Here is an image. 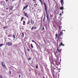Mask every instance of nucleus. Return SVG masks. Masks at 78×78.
<instances>
[{
  "label": "nucleus",
  "mask_w": 78,
  "mask_h": 78,
  "mask_svg": "<svg viewBox=\"0 0 78 78\" xmlns=\"http://www.w3.org/2000/svg\"><path fill=\"white\" fill-rule=\"evenodd\" d=\"M24 14L25 16H26V17H27L28 19L29 18V16H28V14L27 13H25Z\"/></svg>",
  "instance_id": "9"
},
{
  "label": "nucleus",
  "mask_w": 78,
  "mask_h": 78,
  "mask_svg": "<svg viewBox=\"0 0 78 78\" xmlns=\"http://www.w3.org/2000/svg\"><path fill=\"white\" fill-rule=\"evenodd\" d=\"M29 71V72H31V70H30Z\"/></svg>",
  "instance_id": "43"
},
{
  "label": "nucleus",
  "mask_w": 78,
  "mask_h": 78,
  "mask_svg": "<svg viewBox=\"0 0 78 78\" xmlns=\"http://www.w3.org/2000/svg\"><path fill=\"white\" fill-rule=\"evenodd\" d=\"M23 18H24V17H23L21 18V21H22V20H23Z\"/></svg>",
  "instance_id": "27"
},
{
  "label": "nucleus",
  "mask_w": 78,
  "mask_h": 78,
  "mask_svg": "<svg viewBox=\"0 0 78 78\" xmlns=\"http://www.w3.org/2000/svg\"><path fill=\"white\" fill-rule=\"evenodd\" d=\"M51 69H52V70L53 69H55V68L54 67H53V66H52V65H51Z\"/></svg>",
  "instance_id": "15"
},
{
  "label": "nucleus",
  "mask_w": 78,
  "mask_h": 78,
  "mask_svg": "<svg viewBox=\"0 0 78 78\" xmlns=\"http://www.w3.org/2000/svg\"><path fill=\"white\" fill-rule=\"evenodd\" d=\"M0 78H5V77L1 75H0Z\"/></svg>",
  "instance_id": "16"
},
{
  "label": "nucleus",
  "mask_w": 78,
  "mask_h": 78,
  "mask_svg": "<svg viewBox=\"0 0 78 78\" xmlns=\"http://www.w3.org/2000/svg\"><path fill=\"white\" fill-rule=\"evenodd\" d=\"M60 46H64V44H63L62 43L61 44H59V47H60Z\"/></svg>",
  "instance_id": "13"
},
{
  "label": "nucleus",
  "mask_w": 78,
  "mask_h": 78,
  "mask_svg": "<svg viewBox=\"0 0 78 78\" xmlns=\"http://www.w3.org/2000/svg\"><path fill=\"white\" fill-rule=\"evenodd\" d=\"M33 3H34V7H36V6H37V3L36 2H34Z\"/></svg>",
  "instance_id": "6"
},
{
  "label": "nucleus",
  "mask_w": 78,
  "mask_h": 78,
  "mask_svg": "<svg viewBox=\"0 0 78 78\" xmlns=\"http://www.w3.org/2000/svg\"><path fill=\"white\" fill-rule=\"evenodd\" d=\"M30 45H31V47L32 48H33V44H30Z\"/></svg>",
  "instance_id": "30"
},
{
  "label": "nucleus",
  "mask_w": 78,
  "mask_h": 78,
  "mask_svg": "<svg viewBox=\"0 0 78 78\" xmlns=\"http://www.w3.org/2000/svg\"><path fill=\"white\" fill-rule=\"evenodd\" d=\"M28 5H27L26 6L24 7L23 9V11H24V10H25V9H27V7H28Z\"/></svg>",
  "instance_id": "11"
},
{
  "label": "nucleus",
  "mask_w": 78,
  "mask_h": 78,
  "mask_svg": "<svg viewBox=\"0 0 78 78\" xmlns=\"http://www.w3.org/2000/svg\"><path fill=\"white\" fill-rule=\"evenodd\" d=\"M19 78H20V75H19Z\"/></svg>",
  "instance_id": "41"
},
{
  "label": "nucleus",
  "mask_w": 78,
  "mask_h": 78,
  "mask_svg": "<svg viewBox=\"0 0 78 78\" xmlns=\"http://www.w3.org/2000/svg\"><path fill=\"white\" fill-rule=\"evenodd\" d=\"M62 39V38L61 37V36H58V41L61 42Z\"/></svg>",
  "instance_id": "5"
},
{
  "label": "nucleus",
  "mask_w": 78,
  "mask_h": 78,
  "mask_svg": "<svg viewBox=\"0 0 78 78\" xmlns=\"http://www.w3.org/2000/svg\"><path fill=\"white\" fill-rule=\"evenodd\" d=\"M36 69H38V65H37L36 66Z\"/></svg>",
  "instance_id": "31"
},
{
  "label": "nucleus",
  "mask_w": 78,
  "mask_h": 78,
  "mask_svg": "<svg viewBox=\"0 0 78 78\" xmlns=\"http://www.w3.org/2000/svg\"><path fill=\"white\" fill-rule=\"evenodd\" d=\"M23 35H22V37H24V33H22Z\"/></svg>",
  "instance_id": "26"
},
{
  "label": "nucleus",
  "mask_w": 78,
  "mask_h": 78,
  "mask_svg": "<svg viewBox=\"0 0 78 78\" xmlns=\"http://www.w3.org/2000/svg\"><path fill=\"white\" fill-rule=\"evenodd\" d=\"M30 20H29L27 23V25H29V24H30Z\"/></svg>",
  "instance_id": "19"
},
{
  "label": "nucleus",
  "mask_w": 78,
  "mask_h": 78,
  "mask_svg": "<svg viewBox=\"0 0 78 78\" xmlns=\"http://www.w3.org/2000/svg\"><path fill=\"white\" fill-rule=\"evenodd\" d=\"M13 36L14 37V39H15V38H16V37H15V36H16V35H15V34H13Z\"/></svg>",
  "instance_id": "32"
},
{
  "label": "nucleus",
  "mask_w": 78,
  "mask_h": 78,
  "mask_svg": "<svg viewBox=\"0 0 78 78\" xmlns=\"http://www.w3.org/2000/svg\"><path fill=\"white\" fill-rule=\"evenodd\" d=\"M39 0L40 2H41V5H42L43 4H44V2H42V0Z\"/></svg>",
  "instance_id": "12"
},
{
  "label": "nucleus",
  "mask_w": 78,
  "mask_h": 78,
  "mask_svg": "<svg viewBox=\"0 0 78 78\" xmlns=\"http://www.w3.org/2000/svg\"><path fill=\"white\" fill-rule=\"evenodd\" d=\"M60 9H61V10H63V9H64V7H63V6H62V7H60Z\"/></svg>",
  "instance_id": "17"
},
{
  "label": "nucleus",
  "mask_w": 78,
  "mask_h": 78,
  "mask_svg": "<svg viewBox=\"0 0 78 78\" xmlns=\"http://www.w3.org/2000/svg\"><path fill=\"white\" fill-rule=\"evenodd\" d=\"M14 8V6H11V7H10V10H12V9H13Z\"/></svg>",
  "instance_id": "14"
},
{
  "label": "nucleus",
  "mask_w": 78,
  "mask_h": 78,
  "mask_svg": "<svg viewBox=\"0 0 78 78\" xmlns=\"http://www.w3.org/2000/svg\"><path fill=\"white\" fill-rule=\"evenodd\" d=\"M37 28V27H35L34 26H33L32 28H31V29H32V30L34 29H36Z\"/></svg>",
  "instance_id": "8"
},
{
  "label": "nucleus",
  "mask_w": 78,
  "mask_h": 78,
  "mask_svg": "<svg viewBox=\"0 0 78 78\" xmlns=\"http://www.w3.org/2000/svg\"><path fill=\"white\" fill-rule=\"evenodd\" d=\"M10 39L9 38H8L6 40V44L7 45H8V46H12V42L10 41Z\"/></svg>",
  "instance_id": "2"
},
{
  "label": "nucleus",
  "mask_w": 78,
  "mask_h": 78,
  "mask_svg": "<svg viewBox=\"0 0 78 78\" xmlns=\"http://www.w3.org/2000/svg\"><path fill=\"white\" fill-rule=\"evenodd\" d=\"M32 41L33 42H34V43H35L36 44V42H35V41H34V40H32Z\"/></svg>",
  "instance_id": "28"
},
{
  "label": "nucleus",
  "mask_w": 78,
  "mask_h": 78,
  "mask_svg": "<svg viewBox=\"0 0 78 78\" xmlns=\"http://www.w3.org/2000/svg\"><path fill=\"white\" fill-rule=\"evenodd\" d=\"M6 9H8V8H7Z\"/></svg>",
  "instance_id": "39"
},
{
  "label": "nucleus",
  "mask_w": 78,
  "mask_h": 78,
  "mask_svg": "<svg viewBox=\"0 0 78 78\" xmlns=\"http://www.w3.org/2000/svg\"><path fill=\"white\" fill-rule=\"evenodd\" d=\"M60 16H61V13H60Z\"/></svg>",
  "instance_id": "40"
},
{
  "label": "nucleus",
  "mask_w": 78,
  "mask_h": 78,
  "mask_svg": "<svg viewBox=\"0 0 78 78\" xmlns=\"http://www.w3.org/2000/svg\"><path fill=\"white\" fill-rule=\"evenodd\" d=\"M62 32H60V36H62Z\"/></svg>",
  "instance_id": "22"
},
{
  "label": "nucleus",
  "mask_w": 78,
  "mask_h": 78,
  "mask_svg": "<svg viewBox=\"0 0 78 78\" xmlns=\"http://www.w3.org/2000/svg\"><path fill=\"white\" fill-rule=\"evenodd\" d=\"M10 14H11V13H10L9 14V15H10Z\"/></svg>",
  "instance_id": "42"
},
{
  "label": "nucleus",
  "mask_w": 78,
  "mask_h": 78,
  "mask_svg": "<svg viewBox=\"0 0 78 78\" xmlns=\"http://www.w3.org/2000/svg\"><path fill=\"white\" fill-rule=\"evenodd\" d=\"M10 73H11V71H10Z\"/></svg>",
  "instance_id": "44"
},
{
  "label": "nucleus",
  "mask_w": 78,
  "mask_h": 78,
  "mask_svg": "<svg viewBox=\"0 0 78 78\" xmlns=\"http://www.w3.org/2000/svg\"><path fill=\"white\" fill-rule=\"evenodd\" d=\"M6 1V2H8V0H5Z\"/></svg>",
  "instance_id": "36"
},
{
  "label": "nucleus",
  "mask_w": 78,
  "mask_h": 78,
  "mask_svg": "<svg viewBox=\"0 0 78 78\" xmlns=\"http://www.w3.org/2000/svg\"><path fill=\"white\" fill-rule=\"evenodd\" d=\"M27 50L28 51H30V49L29 48H27Z\"/></svg>",
  "instance_id": "21"
},
{
  "label": "nucleus",
  "mask_w": 78,
  "mask_h": 78,
  "mask_svg": "<svg viewBox=\"0 0 78 78\" xmlns=\"http://www.w3.org/2000/svg\"><path fill=\"white\" fill-rule=\"evenodd\" d=\"M44 9L46 12V15H47L46 17L47 18V19H48V22L49 20V18L48 15V13H47V5H46V4H45V3H44Z\"/></svg>",
  "instance_id": "3"
},
{
  "label": "nucleus",
  "mask_w": 78,
  "mask_h": 78,
  "mask_svg": "<svg viewBox=\"0 0 78 78\" xmlns=\"http://www.w3.org/2000/svg\"><path fill=\"white\" fill-rule=\"evenodd\" d=\"M41 30H45V29H44V27H43V28Z\"/></svg>",
  "instance_id": "29"
},
{
  "label": "nucleus",
  "mask_w": 78,
  "mask_h": 78,
  "mask_svg": "<svg viewBox=\"0 0 78 78\" xmlns=\"http://www.w3.org/2000/svg\"><path fill=\"white\" fill-rule=\"evenodd\" d=\"M55 38L56 39H57V37H58V34H55Z\"/></svg>",
  "instance_id": "24"
},
{
  "label": "nucleus",
  "mask_w": 78,
  "mask_h": 78,
  "mask_svg": "<svg viewBox=\"0 0 78 78\" xmlns=\"http://www.w3.org/2000/svg\"><path fill=\"white\" fill-rule=\"evenodd\" d=\"M30 21H31L30 22L31 23H32V25H33L34 24V22L32 19Z\"/></svg>",
  "instance_id": "7"
},
{
  "label": "nucleus",
  "mask_w": 78,
  "mask_h": 78,
  "mask_svg": "<svg viewBox=\"0 0 78 78\" xmlns=\"http://www.w3.org/2000/svg\"><path fill=\"white\" fill-rule=\"evenodd\" d=\"M37 47V49H39V48L40 46L39 45L37 44L36 45Z\"/></svg>",
  "instance_id": "18"
},
{
  "label": "nucleus",
  "mask_w": 78,
  "mask_h": 78,
  "mask_svg": "<svg viewBox=\"0 0 78 78\" xmlns=\"http://www.w3.org/2000/svg\"><path fill=\"white\" fill-rule=\"evenodd\" d=\"M40 59H42V58H41Z\"/></svg>",
  "instance_id": "45"
},
{
  "label": "nucleus",
  "mask_w": 78,
  "mask_h": 78,
  "mask_svg": "<svg viewBox=\"0 0 78 78\" xmlns=\"http://www.w3.org/2000/svg\"><path fill=\"white\" fill-rule=\"evenodd\" d=\"M61 3L62 4V5L63 6V3H64V0H61Z\"/></svg>",
  "instance_id": "10"
},
{
  "label": "nucleus",
  "mask_w": 78,
  "mask_h": 78,
  "mask_svg": "<svg viewBox=\"0 0 78 78\" xmlns=\"http://www.w3.org/2000/svg\"><path fill=\"white\" fill-rule=\"evenodd\" d=\"M45 19V16H44V20H43V21L44 22V19Z\"/></svg>",
  "instance_id": "33"
},
{
  "label": "nucleus",
  "mask_w": 78,
  "mask_h": 78,
  "mask_svg": "<svg viewBox=\"0 0 78 78\" xmlns=\"http://www.w3.org/2000/svg\"><path fill=\"white\" fill-rule=\"evenodd\" d=\"M28 59L29 60H31V57H28Z\"/></svg>",
  "instance_id": "25"
},
{
  "label": "nucleus",
  "mask_w": 78,
  "mask_h": 78,
  "mask_svg": "<svg viewBox=\"0 0 78 78\" xmlns=\"http://www.w3.org/2000/svg\"><path fill=\"white\" fill-rule=\"evenodd\" d=\"M3 28H7V27H3Z\"/></svg>",
  "instance_id": "34"
},
{
  "label": "nucleus",
  "mask_w": 78,
  "mask_h": 78,
  "mask_svg": "<svg viewBox=\"0 0 78 78\" xmlns=\"http://www.w3.org/2000/svg\"><path fill=\"white\" fill-rule=\"evenodd\" d=\"M2 64L3 68H4L5 69H6V66L5 65V63L4 62H2Z\"/></svg>",
  "instance_id": "4"
},
{
  "label": "nucleus",
  "mask_w": 78,
  "mask_h": 78,
  "mask_svg": "<svg viewBox=\"0 0 78 78\" xmlns=\"http://www.w3.org/2000/svg\"><path fill=\"white\" fill-rule=\"evenodd\" d=\"M16 1V0H12V2H14V1Z\"/></svg>",
  "instance_id": "37"
},
{
  "label": "nucleus",
  "mask_w": 78,
  "mask_h": 78,
  "mask_svg": "<svg viewBox=\"0 0 78 78\" xmlns=\"http://www.w3.org/2000/svg\"><path fill=\"white\" fill-rule=\"evenodd\" d=\"M61 53V50L58 48H57L56 51V53L55 54L56 56H59Z\"/></svg>",
  "instance_id": "1"
},
{
  "label": "nucleus",
  "mask_w": 78,
  "mask_h": 78,
  "mask_svg": "<svg viewBox=\"0 0 78 78\" xmlns=\"http://www.w3.org/2000/svg\"><path fill=\"white\" fill-rule=\"evenodd\" d=\"M23 25H25V21H23Z\"/></svg>",
  "instance_id": "23"
},
{
  "label": "nucleus",
  "mask_w": 78,
  "mask_h": 78,
  "mask_svg": "<svg viewBox=\"0 0 78 78\" xmlns=\"http://www.w3.org/2000/svg\"><path fill=\"white\" fill-rule=\"evenodd\" d=\"M3 45H4V44H0V47H2V46H3Z\"/></svg>",
  "instance_id": "20"
},
{
  "label": "nucleus",
  "mask_w": 78,
  "mask_h": 78,
  "mask_svg": "<svg viewBox=\"0 0 78 78\" xmlns=\"http://www.w3.org/2000/svg\"><path fill=\"white\" fill-rule=\"evenodd\" d=\"M53 77L54 78V77H55V75L54 74H53Z\"/></svg>",
  "instance_id": "35"
},
{
  "label": "nucleus",
  "mask_w": 78,
  "mask_h": 78,
  "mask_svg": "<svg viewBox=\"0 0 78 78\" xmlns=\"http://www.w3.org/2000/svg\"><path fill=\"white\" fill-rule=\"evenodd\" d=\"M36 0H33V1L34 2H35V1H36Z\"/></svg>",
  "instance_id": "38"
}]
</instances>
